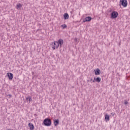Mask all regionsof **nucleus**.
<instances>
[{"mask_svg": "<svg viewBox=\"0 0 130 130\" xmlns=\"http://www.w3.org/2000/svg\"><path fill=\"white\" fill-rule=\"evenodd\" d=\"M43 123L46 126H50L51 125V120L49 118H47L44 120Z\"/></svg>", "mask_w": 130, "mask_h": 130, "instance_id": "obj_1", "label": "nucleus"}, {"mask_svg": "<svg viewBox=\"0 0 130 130\" xmlns=\"http://www.w3.org/2000/svg\"><path fill=\"white\" fill-rule=\"evenodd\" d=\"M52 47L53 50L55 49V48L57 49V48L59 47L58 46V43H57V41L54 42L52 43Z\"/></svg>", "mask_w": 130, "mask_h": 130, "instance_id": "obj_2", "label": "nucleus"}, {"mask_svg": "<svg viewBox=\"0 0 130 130\" xmlns=\"http://www.w3.org/2000/svg\"><path fill=\"white\" fill-rule=\"evenodd\" d=\"M120 4L122 5L124 8L127 7V1L126 0H120Z\"/></svg>", "mask_w": 130, "mask_h": 130, "instance_id": "obj_3", "label": "nucleus"}, {"mask_svg": "<svg viewBox=\"0 0 130 130\" xmlns=\"http://www.w3.org/2000/svg\"><path fill=\"white\" fill-rule=\"evenodd\" d=\"M117 16H118V13L117 12L113 11L111 13V18L113 19H116V18H117Z\"/></svg>", "mask_w": 130, "mask_h": 130, "instance_id": "obj_4", "label": "nucleus"}, {"mask_svg": "<svg viewBox=\"0 0 130 130\" xmlns=\"http://www.w3.org/2000/svg\"><path fill=\"white\" fill-rule=\"evenodd\" d=\"M58 46L60 47V48L62 46V45L63 44V40L60 39L57 41Z\"/></svg>", "mask_w": 130, "mask_h": 130, "instance_id": "obj_5", "label": "nucleus"}, {"mask_svg": "<svg viewBox=\"0 0 130 130\" xmlns=\"http://www.w3.org/2000/svg\"><path fill=\"white\" fill-rule=\"evenodd\" d=\"M92 20V17L90 16L86 17L85 19H83V23H86V22H90Z\"/></svg>", "mask_w": 130, "mask_h": 130, "instance_id": "obj_6", "label": "nucleus"}, {"mask_svg": "<svg viewBox=\"0 0 130 130\" xmlns=\"http://www.w3.org/2000/svg\"><path fill=\"white\" fill-rule=\"evenodd\" d=\"M7 76L8 77L9 79L10 80H13V78H14V75H13V74L11 73H8Z\"/></svg>", "mask_w": 130, "mask_h": 130, "instance_id": "obj_7", "label": "nucleus"}, {"mask_svg": "<svg viewBox=\"0 0 130 130\" xmlns=\"http://www.w3.org/2000/svg\"><path fill=\"white\" fill-rule=\"evenodd\" d=\"M94 73L96 76H98L101 74V71L99 69H96L95 70H94Z\"/></svg>", "mask_w": 130, "mask_h": 130, "instance_id": "obj_8", "label": "nucleus"}, {"mask_svg": "<svg viewBox=\"0 0 130 130\" xmlns=\"http://www.w3.org/2000/svg\"><path fill=\"white\" fill-rule=\"evenodd\" d=\"M28 126L30 128V130H34L35 127H34V125L32 123H29L28 124Z\"/></svg>", "mask_w": 130, "mask_h": 130, "instance_id": "obj_9", "label": "nucleus"}, {"mask_svg": "<svg viewBox=\"0 0 130 130\" xmlns=\"http://www.w3.org/2000/svg\"><path fill=\"white\" fill-rule=\"evenodd\" d=\"M57 124H59V120L58 119L54 120V125H55V126H56Z\"/></svg>", "mask_w": 130, "mask_h": 130, "instance_id": "obj_10", "label": "nucleus"}, {"mask_svg": "<svg viewBox=\"0 0 130 130\" xmlns=\"http://www.w3.org/2000/svg\"><path fill=\"white\" fill-rule=\"evenodd\" d=\"M17 10H21L22 9V4L19 3L16 5Z\"/></svg>", "mask_w": 130, "mask_h": 130, "instance_id": "obj_11", "label": "nucleus"}, {"mask_svg": "<svg viewBox=\"0 0 130 130\" xmlns=\"http://www.w3.org/2000/svg\"><path fill=\"white\" fill-rule=\"evenodd\" d=\"M69 17L70 16H69V14L68 13H65L63 15V18L64 20H68V19H69Z\"/></svg>", "mask_w": 130, "mask_h": 130, "instance_id": "obj_12", "label": "nucleus"}, {"mask_svg": "<svg viewBox=\"0 0 130 130\" xmlns=\"http://www.w3.org/2000/svg\"><path fill=\"white\" fill-rule=\"evenodd\" d=\"M109 118H110L109 115L106 114L105 118L106 121H109V119H110Z\"/></svg>", "mask_w": 130, "mask_h": 130, "instance_id": "obj_13", "label": "nucleus"}, {"mask_svg": "<svg viewBox=\"0 0 130 130\" xmlns=\"http://www.w3.org/2000/svg\"><path fill=\"white\" fill-rule=\"evenodd\" d=\"M26 100H27V102H28V100L29 101V103H30V102H31V101H32V98L31 96H28L26 98Z\"/></svg>", "mask_w": 130, "mask_h": 130, "instance_id": "obj_14", "label": "nucleus"}, {"mask_svg": "<svg viewBox=\"0 0 130 130\" xmlns=\"http://www.w3.org/2000/svg\"><path fill=\"white\" fill-rule=\"evenodd\" d=\"M95 82L98 83H100L101 82V78L100 77H98L95 79Z\"/></svg>", "mask_w": 130, "mask_h": 130, "instance_id": "obj_15", "label": "nucleus"}, {"mask_svg": "<svg viewBox=\"0 0 130 130\" xmlns=\"http://www.w3.org/2000/svg\"><path fill=\"white\" fill-rule=\"evenodd\" d=\"M61 27H62V28L64 29L65 28H67L68 27V26H67V25H66V24H62L61 25Z\"/></svg>", "mask_w": 130, "mask_h": 130, "instance_id": "obj_16", "label": "nucleus"}, {"mask_svg": "<svg viewBox=\"0 0 130 130\" xmlns=\"http://www.w3.org/2000/svg\"><path fill=\"white\" fill-rule=\"evenodd\" d=\"M124 104H125V105H127V104H128V102L125 100Z\"/></svg>", "mask_w": 130, "mask_h": 130, "instance_id": "obj_17", "label": "nucleus"}, {"mask_svg": "<svg viewBox=\"0 0 130 130\" xmlns=\"http://www.w3.org/2000/svg\"><path fill=\"white\" fill-rule=\"evenodd\" d=\"M93 79H93V80L92 81V82H93V83H95V81H96V78L94 77Z\"/></svg>", "mask_w": 130, "mask_h": 130, "instance_id": "obj_18", "label": "nucleus"}, {"mask_svg": "<svg viewBox=\"0 0 130 130\" xmlns=\"http://www.w3.org/2000/svg\"><path fill=\"white\" fill-rule=\"evenodd\" d=\"M74 41H75V42H77V41H78V39L75 38Z\"/></svg>", "mask_w": 130, "mask_h": 130, "instance_id": "obj_19", "label": "nucleus"}, {"mask_svg": "<svg viewBox=\"0 0 130 130\" xmlns=\"http://www.w3.org/2000/svg\"><path fill=\"white\" fill-rule=\"evenodd\" d=\"M111 114H112V115L113 116H114V113H112Z\"/></svg>", "mask_w": 130, "mask_h": 130, "instance_id": "obj_20", "label": "nucleus"}, {"mask_svg": "<svg viewBox=\"0 0 130 130\" xmlns=\"http://www.w3.org/2000/svg\"><path fill=\"white\" fill-rule=\"evenodd\" d=\"M92 81H93V78H91V79H90V82H92Z\"/></svg>", "mask_w": 130, "mask_h": 130, "instance_id": "obj_21", "label": "nucleus"}, {"mask_svg": "<svg viewBox=\"0 0 130 130\" xmlns=\"http://www.w3.org/2000/svg\"><path fill=\"white\" fill-rule=\"evenodd\" d=\"M9 96H10V97H12V95H11V94H10Z\"/></svg>", "mask_w": 130, "mask_h": 130, "instance_id": "obj_22", "label": "nucleus"}]
</instances>
